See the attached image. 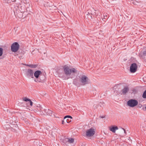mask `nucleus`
<instances>
[{
    "mask_svg": "<svg viewBox=\"0 0 146 146\" xmlns=\"http://www.w3.org/2000/svg\"><path fill=\"white\" fill-rule=\"evenodd\" d=\"M95 132V129L91 128L86 131V136L87 137H92L94 135Z\"/></svg>",
    "mask_w": 146,
    "mask_h": 146,
    "instance_id": "6",
    "label": "nucleus"
},
{
    "mask_svg": "<svg viewBox=\"0 0 146 146\" xmlns=\"http://www.w3.org/2000/svg\"><path fill=\"white\" fill-rule=\"evenodd\" d=\"M42 111L44 113H45L47 115H49L51 116L53 115L55 116L54 112L49 109H44L43 110H42Z\"/></svg>",
    "mask_w": 146,
    "mask_h": 146,
    "instance_id": "8",
    "label": "nucleus"
},
{
    "mask_svg": "<svg viewBox=\"0 0 146 146\" xmlns=\"http://www.w3.org/2000/svg\"><path fill=\"white\" fill-rule=\"evenodd\" d=\"M64 120H62V124H64Z\"/></svg>",
    "mask_w": 146,
    "mask_h": 146,
    "instance_id": "30",
    "label": "nucleus"
},
{
    "mask_svg": "<svg viewBox=\"0 0 146 146\" xmlns=\"http://www.w3.org/2000/svg\"><path fill=\"white\" fill-rule=\"evenodd\" d=\"M13 11H14V14L15 15H16L18 17H19V13H21V12H20L19 9V7L18 6H15L14 8L13 9Z\"/></svg>",
    "mask_w": 146,
    "mask_h": 146,
    "instance_id": "11",
    "label": "nucleus"
},
{
    "mask_svg": "<svg viewBox=\"0 0 146 146\" xmlns=\"http://www.w3.org/2000/svg\"><path fill=\"white\" fill-rule=\"evenodd\" d=\"M42 72L41 71L37 70L34 73V76L36 78L34 79V81L36 82H43L44 80L45 77L44 76H42L43 77H41V74Z\"/></svg>",
    "mask_w": 146,
    "mask_h": 146,
    "instance_id": "2",
    "label": "nucleus"
},
{
    "mask_svg": "<svg viewBox=\"0 0 146 146\" xmlns=\"http://www.w3.org/2000/svg\"><path fill=\"white\" fill-rule=\"evenodd\" d=\"M29 101L30 102V105L32 106L33 105V103L32 101L30 100V101Z\"/></svg>",
    "mask_w": 146,
    "mask_h": 146,
    "instance_id": "26",
    "label": "nucleus"
},
{
    "mask_svg": "<svg viewBox=\"0 0 146 146\" xmlns=\"http://www.w3.org/2000/svg\"><path fill=\"white\" fill-rule=\"evenodd\" d=\"M142 97L144 98H146V90L144 92Z\"/></svg>",
    "mask_w": 146,
    "mask_h": 146,
    "instance_id": "21",
    "label": "nucleus"
},
{
    "mask_svg": "<svg viewBox=\"0 0 146 146\" xmlns=\"http://www.w3.org/2000/svg\"><path fill=\"white\" fill-rule=\"evenodd\" d=\"M137 64L135 63H132L130 66V71L131 73H134L137 70Z\"/></svg>",
    "mask_w": 146,
    "mask_h": 146,
    "instance_id": "7",
    "label": "nucleus"
},
{
    "mask_svg": "<svg viewBox=\"0 0 146 146\" xmlns=\"http://www.w3.org/2000/svg\"><path fill=\"white\" fill-rule=\"evenodd\" d=\"M129 90V88L127 86H125L121 91V94L125 95Z\"/></svg>",
    "mask_w": 146,
    "mask_h": 146,
    "instance_id": "10",
    "label": "nucleus"
},
{
    "mask_svg": "<svg viewBox=\"0 0 146 146\" xmlns=\"http://www.w3.org/2000/svg\"><path fill=\"white\" fill-rule=\"evenodd\" d=\"M34 72L33 70L31 69H29L26 72V74L28 78H34L33 74Z\"/></svg>",
    "mask_w": 146,
    "mask_h": 146,
    "instance_id": "9",
    "label": "nucleus"
},
{
    "mask_svg": "<svg viewBox=\"0 0 146 146\" xmlns=\"http://www.w3.org/2000/svg\"><path fill=\"white\" fill-rule=\"evenodd\" d=\"M23 100L25 102H27L28 101H30V99H29V98L27 97L23 98Z\"/></svg>",
    "mask_w": 146,
    "mask_h": 146,
    "instance_id": "19",
    "label": "nucleus"
},
{
    "mask_svg": "<svg viewBox=\"0 0 146 146\" xmlns=\"http://www.w3.org/2000/svg\"><path fill=\"white\" fill-rule=\"evenodd\" d=\"M95 11L94 9H92V11H90L89 10L88 11V14H89V15H96V12L95 11Z\"/></svg>",
    "mask_w": 146,
    "mask_h": 146,
    "instance_id": "14",
    "label": "nucleus"
},
{
    "mask_svg": "<svg viewBox=\"0 0 146 146\" xmlns=\"http://www.w3.org/2000/svg\"><path fill=\"white\" fill-rule=\"evenodd\" d=\"M3 49L2 48H0V56L2 55L3 53Z\"/></svg>",
    "mask_w": 146,
    "mask_h": 146,
    "instance_id": "22",
    "label": "nucleus"
},
{
    "mask_svg": "<svg viewBox=\"0 0 146 146\" xmlns=\"http://www.w3.org/2000/svg\"><path fill=\"white\" fill-rule=\"evenodd\" d=\"M12 2H15L16 1V0H11Z\"/></svg>",
    "mask_w": 146,
    "mask_h": 146,
    "instance_id": "29",
    "label": "nucleus"
},
{
    "mask_svg": "<svg viewBox=\"0 0 146 146\" xmlns=\"http://www.w3.org/2000/svg\"><path fill=\"white\" fill-rule=\"evenodd\" d=\"M67 120H68V119H66V121L67 123H68V122Z\"/></svg>",
    "mask_w": 146,
    "mask_h": 146,
    "instance_id": "32",
    "label": "nucleus"
},
{
    "mask_svg": "<svg viewBox=\"0 0 146 146\" xmlns=\"http://www.w3.org/2000/svg\"><path fill=\"white\" fill-rule=\"evenodd\" d=\"M104 19H108V17H107V14L106 13V14H105L104 13Z\"/></svg>",
    "mask_w": 146,
    "mask_h": 146,
    "instance_id": "24",
    "label": "nucleus"
},
{
    "mask_svg": "<svg viewBox=\"0 0 146 146\" xmlns=\"http://www.w3.org/2000/svg\"><path fill=\"white\" fill-rule=\"evenodd\" d=\"M66 139L68 141V143H73L74 141V139L73 138H68V139Z\"/></svg>",
    "mask_w": 146,
    "mask_h": 146,
    "instance_id": "16",
    "label": "nucleus"
},
{
    "mask_svg": "<svg viewBox=\"0 0 146 146\" xmlns=\"http://www.w3.org/2000/svg\"><path fill=\"white\" fill-rule=\"evenodd\" d=\"M20 48L19 44L17 42L13 43L11 46V50L13 52H16L19 50Z\"/></svg>",
    "mask_w": 146,
    "mask_h": 146,
    "instance_id": "4",
    "label": "nucleus"
},
{
    "mask_svg": "<svg viewBox=\"0 0 146 146\" xmlns=\"http://www.w3.org/2000/svg\"><path fill=\"white\" fill-rule=\"evenodd\" d=\"M21 17V16H20L19 17Z\"/></svg>",
    "mask_w": 146,
    "mask_h": 146,
    "instance_id": "34",
    "label": "nucleus"
},
{
    "mask_svg": "<svg viewBox=\"0 0 146 146\" xmlns=\"http://www.w3.org/2000/svg\"><path fill=\"white\" fill-rule=\"evenodd\" d=\"M122 129H123V131H124V133H125L126 131H125V130L123 128H122Z\"/></svg>",
    "mask_w": 146,
    "mask_h": 146,
    "instance_id": "28",
    "label": "nucleus"
},
{
    "mask_svg": "<svg viewBox=\"0 0 146 146\" xmlns=\"http://www.w3.org/2000/svg\"><path fill=\"white\" fill-rule=\"evenodd\" d=\"M99 105L101 107H104L105 106V104L103 102H100L99 103Z\"/></svg>",
    "mask_w": 146,
    "mask_h": 146,
    "instance_id": "18",
    "label": "nucleus"
},
{
    "mask_svg": "<svg viewBox=\"0 0 146 146\" xmlns=\"http://www.w3.org/2000/svg\"><path fill=\"white\" fill-rule=\"evenodd\" d=\"M94 107L95 108H98V106L97 105H96L95 106V105H94Z\"/></svg>",
    "mask_w": 146,
    "mask_h": 146,
    "instance_id": "27",
    "label": "nucleus"
},
{
    "mask_svg": "<svg viewBox=\"0 0 146 146\" xmlns=\"http://www.w3.org/2000/svg\"><path fill=\"white\" fill-rule=\"evenodd\" d=\"M63 69L64 74H60L59 75L63 80H68L70 78H72V77L68 76H70L72 74H74L77 71L74 68L70 69L67 65H65L63 66Z\"/></svg>",
    "mask_w": 146,
    "mask_h": 146,
    "instance_id": "1",
    "label": "nucleus"
},
{
    "mask_svg": "<svg viewBox=\"0 0 146 146\" xmlns=\"http://www.w3.org/2000/svg\"><path fill=\"white\" fill-rule=\"evenodd\" d=\"M90 16V17H91V19H92V16H91V15H89V14H88V12L87 13V14H86V16H87V17L88 18V16Z\"/></svg>",
    "mask_w": 146,
    "mask_h": 146,
    "instance_id": "25",
    "label": "nucleus"
},
{
    "mask_svg": "<svg viewBox=\"0 0 146 146\" xmlns=\"http://www.w3.org/2000/svg\"><path fill=\"white\" fill-rule=\"evenodd\" d=\"M66 139H68V138H65L63 140V142L65 144H68V141Z\"/></svg>",
    "mask_w": 146,
    "mask_h": 146,
    "instance_id": "20",
    "label": "nucleus"
},
{
    "mask_svg": "<svg viewBox=\"0 0 146 146\" xmlns=\"http://www.w3.org/2000/svg\"><path fill=\"white\" fill-rule=\"evenodd\" d=\"M73 84L77 87H79L81 86L80 82H79L78 80L77 79H75L74 80Z\"/></svg>",
    "mask_w": 146,
    "mask_h": 146,
    "instance_id": "12",
    "label": "nucleus"
},
{
    "mask_svg": "<svg viewBox=\"0 0 146 146\" xmlns=\"http://www.w3.org/2000/svg\"><path fill=\"white\" fill-rule=\"evenodd\" d=\"M145 110H146V107H145Z\"/></svg>",
    "mask_w": 146,
    "mask_h": 146,
    "instance_id": "33",
    "label": "nucleus"
},
{
    "mask_svg": "<svg viewBox=\"0 0 146 146\" xmlns=\"http://www.w3.org/2000/svg\"><path fill=\"white\" fill-rule=\"evenodd\" d=\"M67 117L70 118L71 119H72V117L70 115H66L64 117V119L65 120L66 119V118Z\"/></svg>",
    "mask_w": 146,
    "mask_h": 146,
    "instance_id": "23",
    "label": "nucleus"
},
{
    "mask_svg": "<svg viewBox=\"0 0 146 146\" xmlns=\"http://www.w3.org/2000/svg\"><path fill=\"white\" fill-rule=\"evenodd\" d=\"M104 117H101V118H103Z\"/></svg>",
    "mask_w": 146,
    "mask_h": 146,
    "instance_id": "31",
    "label": "nucleus"
},
{
    "mask_svg": "<svg viewBox=\"0 0 146 146\" xmlns=\"http://www.w3.org/2000/svg\"><path fill=\"white\" fill-rule=\"evenodd\" d=\"M118 129V128L117 126H112L111 127H110L109 129L113 133H115V131Z\"/></svg>",
    "mask_w": 146,
    "mask_h": 146,
    "instance_id": "13",
    "label": "nucleus"
},
{
    "mask_svg": "<svg viewBox=\"0 0 146 146\" xmlns=\"http://www.w3.org/2000/svg\"><path fill=\"white\" fill-rule=\"evenodd\" d=\"M139 55L141 57L143 56H146V51H144L142 53H140L139 54Z\"/></svg>",
    "mask_w": 146,
    "mask_h": 146,
    "instance_id": "17",
    "label": "nucleus"
},
{
    "mask_svg": "<svg viewBox=\"0 0 146 146\" xmlns=\"http://www.w3.org/2000/svg\"><path fill=\"white\" fill-rule=\"evenodd\" d=\"M25 65L32 68H35L37 66L36 64H25Z\"/></svg>",
    "mask_w": 146,
    "mask_h": 146,
    "instance_id": "15",
    "label": "nucleus"
},
{
    "mask_svg": "<svg viewBox=\"0 0 146 146\" xmlns=\"http://www.w3.org/2000/svg\"><path fill=\"white\" fill-rule=\"evenodd\" d=\"M79 82L80 83L81 86H84L90 83V80L88 78L84 75L79 77Z\"/></svg>",
    "mask_w": 146,
    "mask_h": 146,
    "instance_id": "3",
    "label": "nucleus"
},
{
    "mask_svg": "<svg viewBox=\"0 0 146 146\" xmlns=\"http://www.w3.org/2000/svg\"><path fill=\"white\" fill-rule=\"evenodd\" d=\"M127 105L131 107H133L138 104V101L135 99H130L127 102Z\"/></svg>",
    "mask_w": 146,
    "mask_h": 146,
    "instance_id": "5",
    "label": "nucleus"
}]
</instances>
